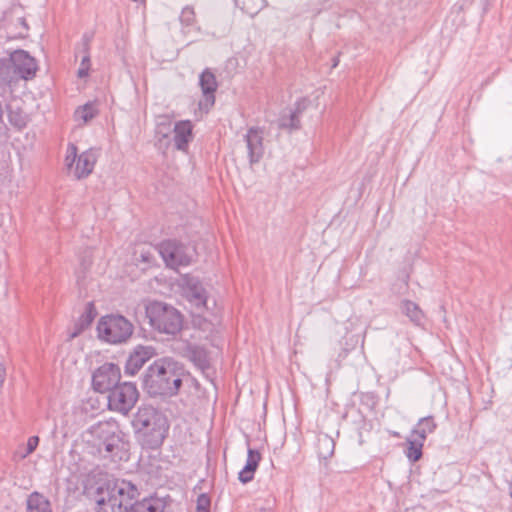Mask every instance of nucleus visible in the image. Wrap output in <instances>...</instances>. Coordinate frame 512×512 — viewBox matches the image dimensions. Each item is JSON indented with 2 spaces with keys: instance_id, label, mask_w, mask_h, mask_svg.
Returning <instances> with one entry per match:
<instances>
[{
  "instance_id": "38",
  "label": "nucleus",
  "mask_w": 512,
  "mask_h": 512,
  "mask_svg": "<svg viewBox=\"0 0 512 512\" xmlns=\"http://www.w3.org/2000/svg\"><path fill=\"white\" fill-rule=\"evenodd\" d=\"M337 65H338V59H334L332 67H336Z\"/></svg>"
},
{
  "instance_id": "8",
  "label": "nucleus",
  "mask_w": 512,
  "mask_h": 512,
  "mask_svg": "<svg viewBox=\"0 0 512 512\" xmlns=\"http://www.w3.org/2000/svg\"><path fill=\"white\" fill-rule=\"evenodd\" d=\"M121 372L118 365L104 363L92 375L93 389L100 393L110 392L120 383Z\"/></svg>"
},
{
  "instance_id": "11",
  "label": "nucleus",
  "mask_w": 512,
  "mask_h": 512,
  "mask_svg": "<svg viewBox=\"0 0 512 512\" xmlns=\"http://www.w3.org/2000/svg\"><path fill=\"white\" fill-rule=\"evenodd\" d=\"M155 355V349L151 346H137L130 354L125 372L130 375L136 374L143 365Z\"/></svg>"
},
{
  "instance_id": "12",
  "label": "nucleus",
  "mask_w": 512,
  "mask_h": 512,
  "mask_svg": "<svg viewBox=\"0 0 512 512\" xmlns=\"http://www.w3.org/2000/svg\"><path fill=\"white\" fill-rule=\"evenodd\" d=\"M193 140V125L190 120H181L173 128V143L175 149L188 152L189 144Z\"/></svg>"
},
{
  "instance_id": "15",
  "label": "nucleus",
  "mask_w": 512,
  "mask_h": 512,
  "mask_svg": "<svg viewBox=\"0 0 512 512\" xmlns=\"http://www.w3.org/2000/svg\"><path fill=\"white\" fill-rule=\"evenodd\" d=\"M98 156L99 152L94 148H90L78 155V160L73 170L74 176L79 180L88 177L94 170Z\"/></svg>"
},
{
  "instance_id": "18",
  "label": "nucleus",
  "mask_w": 512,
  "mask_h": 512,
  "mask_svg": "<svg viewBox=\"0 0 512 512\" xmlns=\"http://www.w3.org/2000/svg\"><path fill=\"white\" fill-rule=\"evenodd\" d=\"M186 356L201 371L205 372L210 368L208 353L204 348L200 346L189 345L186 349Z\"/></svg>"
},
{
  "instance_id": "27",
  "label": "nucleus",
  "mask_w": 512,
  "mask_h": 512,
  "mask_svg": "<svg viewBox=\"0 0 512 512\" xmlns=\"http://www.w3.org/2000/svg\"><path fill=\"white\" fill-rule=\"evenodd\" d=\"M98 113L96 106L93 103H87L82 107H79L75 111V119L77 121H82L84 124L88 123L91 119H93Z\"/></svg>"
},
{
  "instance_id": "29",
  "label": "nucleus",
  "mask_w": 512,
  "mask_h": 512,
  "mask_svg": "<svg viewBox=\"0 0 512 512\" xmlns=\"http://www.w3.org/2000/svg\"><path fill=\"white\" fill-rule=\"evenodd\" d=\"M162 127L166 128V132L163 133V138H168L171 127V120L166 115H160L157 117L156 133H162Z\"/></svg>"
},
{
  "instance_id": "26",
  "label": "nucleus",
  "mask_w": 512,
  "mask_h": 512,
  "mask_svg": "<svg viewBox=\"0 0 512 512\" xmlns=\"http://www.w3.org/2000/svg\"><path fill=\"white\" fill-rule=\"evenodd\" d=\"M300 103H297V108L293 111L288 117L282 116L279 121V127L285 129H298L300 127L299 115L302 112V108L300 107Z\"/></svg>"
},
{
  "instance_id": "39",
  "label": "nucleus",
  "mask_w": 512,
  "mask_h": 512,
  "mask_svg": "<svg viewBox=\"0 0 512 512\" xmlns=\"http://www.w3.org/2000/svg\"><path fill=\"white\" fill-rule=\"evenodd\" d=\"M106 448H107L108 451H111V445H107Z\"/></svg>"
},
{
  "instance_id": "3",
  "label": "nucleus",
  "mask_w": 512,
  "mask_h": 512,
  "mask_svg": "<svg viewBox=\"0 0 512 512\" xmlns=\"http://www.w3.org/2000/svg\"><path fill=\"white\" fill-rule=\"evenodd\" d=\"M133 426L137 432L149 437V444L158 446L162 444L168 431L167 418L152 406L140 407L133 419Z\"/></svg>"
},
{
  "instance_id": "14",
  "label": "nucleus",
  "mask_w": 512,
  "mask_h": 512,
  "mask_svg": "<svg viewBox=\"0 0 512 512\" xmlns=\"http://www.w3.org/2000/svg\"><path fill=\"white\" fill-rule=\"evenodd\" d=\"M245 140L250 164L258 163L264 153L262 131L258 128H250L245 135Z\"/></svg>"
},
{
  "instance_id": "4",
  "label": "nucleus",
  "mask_w": 512,
  "mask_h": 512,
  "mask_svg": "<svg viewBox=\"0 0 512 512\" xmlns=\"http://www.w3.org/2000/svg\"><path fill=\"white\" fill-rule=\"evenodd\" d=\"M98 337L111 344L126 342L133 333V325L121 315H107L97 324Z\"/></svg>"
},
{
  "instance_id": "9",
  "label": "nucleus",
  "mask_w": 512,
  "mask_h": 512,
  "mask_svg": "<svg viewBox=\"0 0 512 512\" xmlns=\"http://www.w3.org/2000/svg\"><path fill=\"white\" fill-rule=\"evenodd\" d=\"M12 62L20 80L33 79L38 70L36 60L24 50L12 52Z\"/></svg>"
},
{
  "instance_id": "21",
  "label": "nucleus",
  "mask_w": 512,
  "mask_h": 512,
  "mask_svg": "<svg viewBox=\"0 0 512 512\" xmlns=\"http://www.w3.org/2000/svg\"><path fill=\"white\" fill-rule=\"evenodd\" d=\"M437 425L433 419V417H424L421 418L415 428L412 430L411 435L416 439H421L422 442H425L427 435L432 434Z\"/></svg>"
},
{
  "instance_id": "31",
  "label": "nucleus",
  "mask_w": 512,
  "mask_h": 512,
  "mask_svg": "<svg viewBox=\"0 0 512 512\" xmlns=\"http://www.w3.org/2000/svg\"><path fill=\"white\" fill-rule=\"evenodd\" d=\"M211 500L207 494H200L196 501L197 512H209Z\"/></svg>"
},
{
  "instance_id": "25",
  "label": "nucleus",
  "mask_w": 512,
  "mask_h": 512,
  "mask_svg": "<svg viewBox=\"0 0 512 512\" xmlns=\"http://www.w3.org/2000/svg\"><path fill=\"white\" fill-rule=\"evenodd\" d=\"M407 443H408V448L406 451V456L412 462L418 461L422 456V448H423L424 442H422L421 439H416V438L410 436L407 439Z\"/></svg>"
},
{
  "instance_id": "17",
  "label": "nucleus",
  "mask_w": 512,
  "mask_h": 512,
  "mask_svg": "<svg viewBox=\"0 0 512 512\" xmlns=\"http://www.w3.org/2000/svg\"><path fill=\"white\" fill-rule=\"evenodd\" d=\"M261 460V454L254 449L248 450L247 461L244 468L239 472V480L242 483L250 482Z\"/></svg>"
},
{
  "instance_id": "23",
  "label": "nucleus",
  "mask_w": 512,
  "mask_h": 512,
  "mask_svg": "<svg viewBox=\"0 0 512 512\" xmlns=\"http://www.w3.org/2000/svg\"><path fill=\"white\" fill-rule=\"evenodd\" d=\"M28 512H52L50 502L41 494L33 492L27 500Z\"/></svg>"
},
{
  "instance_id": "36",
  "label": "nucleus",
  "mask_w": 512,
  "mask_h": 512,
  "mask_svg": "<svg viewBox=\"0 0 512 512\" xmlns=\"http://www.w3.org/2000/svg\"><path fill=\"white\" fill-rule=\"evenodd\" d=\"M19 22L21 23V25L27 30L28 29V25L26 23V20L24 18H19Z\"/></svg>"
},
{
  "instance_id": "33",
  "label": "nucleus",
  "mask_w": 512,
  "mask_h": 512,
  "mask_svg": "<svg viewBox=\"0 0 512 512\" xmlns=\"http://www.w3.org/2000/svg\"><path fill=\"white\" fill-rule=\"evenodd\" d=\"M319 444H323L327 447V451L326 452H322L320 450L319 454L320 456L326 458L327 456H330L333 454V449H334V442L331 438H329L328 436H324L323 438H319Z\"/></svg>"
},
{
  "instance_id": "7",
  "label": "nucleus",
  "mask_w": 512,
  "mask_h": 512,
  "mask_svg": "<svg viewBox=\"0 0 512 512\" xmlns=\"http://www.w3.org/2000/svg\"><path fill=\"white\" fill-rule=\"evenodd\" d=\"M159 253L167 267L177 269L191 263L189 248L176 240H166L159 245Z\"/></svg>"
},
{
  "instance_id": "10",
  "label": "nucleus",
  "mask_w": 512,
  "mask_h": 512,
  "mask_svg": "<svg viewBox=\"0 0 512 512\" xmlns=\"http://www.w3.org/2000/svg\"><path fill=\"white\" fill-rule=\"evenodd\" d=\"M183 293L185 297L197 308L206 307L207 292L201 282L192 276L186 275L183 278Z\"/></svg>"
},
{
  "instance_id": "6",
  "label": "nucleus",
  "mask_w": 512,
  "mask_h": 512,
  "mask_svg": "<svg viewBox=\"0 0 512 512\" xmlns=\"http://www.w3.org/2000/svg\"><path fill=\"white\" fill-rule=\"evenodd\" d=\"M138 397L139 393L134 383H119L109 392V409L122 414H127L136 404Z\"/></svg>"
},
{
  "instance_id": "13",
  "label": "nucleus",
  "mask_w": 512,
  "mask_h": 512,
  "mask_svg": "<svg viewBox=\"0 0 512 512\" xmlns=\"http://www.w3.org/2000/svg\"><path fill=\"white\" fill-rule=\"evenodd\" d=\"M199 85L204 97V102H200V107L208 109L215 103V92L218 88L215 74L210 69H205L199 77Z\"/></svg>"
},
{
  "instance_id": "28",
  "label": "nucleus",
  "mask_w": 512,
  "mask_h": 512,
  "mask_svg": "<svg viewBox=\"0 0 512 512\" xmlns=\"http://www.w3.org/2000/svg\"><path fill=\"white\" fill-rule=\"evenodd\" d=\"M180 22L184 26H192L196 22V14L193 9V7L186 6L182 9L181 15H180Z\"/></svg>"
},
{
  "instance_id": "2",
  "label": "nucleus",
  "mask_w": 512,
  "mask_h": 512,
  "mask_svg": "<svg viewBox=\"0 0 512 512\" xmlns=\"http://www.w3.org/2000/svg\"><path fill=\"white\" fill-rule=\"evenodd\" d=\"M145 313L152 328L160 333L176 335L183 327V316L174 306L162 301H150Z\"/></svg>"
},
{
  "instance_id": "37",
  "label": "nucleus",
  "mask_w": 512,
  "mask_h": 512,
  "mask_svg": "<svg viewBox=\"0 0 512 512\" xmlns=\"http://www.w3.org/2000/svg\"><path fill=\"white\" fill-rule=\"evenodd\" d=\"M166 132V128L165 127H162V133H156L157 135H161V137L163 138V133Z\"/></svg>"
},
{
  "instance_id": "22",
  "label": "nucleus",
  "mask_w": 512,
  "mask_h": 512,
  "mask_svg": "<svg viewBox=\"0 0 512 512\" xmlns=\"http://www.w3.org/2000/svg\"><path fill=\"white\" fill-rule=\"evenodd\" d=\"M400 309L412 323L417 326L422 325L424 313L416 303L410 300H403L400 304Z\"/></svg>"
},
{
  "instance_id": "16",
  "label": "nucleus",
  "mask_w": 512,
  "mask_h": 512,
  "mask_svg": "<svg viewBox=\"0 0 512 512\" xmlns=\"http://www.w3.org/2000/svg\"><path fill=\"white\" fill-rule=\"evenodd\" d=\"M167 502L164 498L151 496L126 505L124 512H164Z\"/></svg>"
},
{
  "instance_id": "35",
  "label": "nucleus",
  "mask_w": 512,
  "mask_h": 512,
  "mask_svg": "<svg viewBox=\"0 0 512 512\" xmlns=\"http://www.w3.org/2000/svg\"><path fill=\"white\" fill-rule=\"evenodd\" d=\"M89 68H90V57H89V55H86L83 57V59L81 61L80 68L78 69V72H77L78 77L84 78V77L88 76Z\"/></svg>"
},
{
  "instance_id": "24",
  "label": "nucleus",
  "mask_w": 512,
  "mask_h": 512,
  "mask_svg": "<svg viewBox=\"0 0 512 512\" xmlns=\"http://www.w3.org/2000/svg\"><path fill=\"white\" fill-rule=\"evenodd\" d=\"M95 512H124L121 509H118V506L115 503V499H110L109 501L106 495H102L100 493V489L97 487L95 491Z\"/></svg>"
},
{
  "instance_id": "32",
  "label": "nucleus",
  "mask_w": 512,
  "mask_h": 512,
  "mask_svg": "<svg viewBox=\"0 0 512 512\" xmlns=\"http://www.w3.org/2000/svg\"><path fill=\"white\" fill-rule=\"evenodd\" d=\"M39 444V437L38 436H31L26 445V451L20 455L21 459L26 458L28 455L33 453L35 449L37 448Z\"/></svg>"
},
{
  "instance_id": "34",
  "label": "nucleus",
  "mask_w": 512,
  "mask_h": 512,
  "mask_svg": "<svg viewBox=\"0 0 512 512\" xmlns=\"http://www.w3.org/2000/svg\"><path fill=\"white\" fill-rule=\"evenodd\" d=\"M8 116H9L10 122L18 128H22L26 125V117L25 116L15 113L12 110L9 111Z\"/></svg>"
},
{
  "instance_id": "19",
  "label": "nucleus",
  "mask_w": 512,
  "mask_h": 512,
  "mask_svg": "<svg viewBox=\"0 0 512 512\" xmlns=\"http://www.w3.org/2000/svg\"><path fill=\"white\" fill-rule=\"evenodd\" d=\"M19 80L12 62V53L9 58L0 59V85H10L17 83Z\"/></svg>"
},
{
  "instance_id": "1",
  "label": "nucleus",
  "mask_w": 512,
  "mask_h": 512,
  "mask_svg": "<svg viewBox=\"0 0 512 512\" xmlns=\"http://www.w3.org/2000/svg\"><path fill=\"white\" fill-rule=\"evenodd\" d=\"M182 369L168 358L156 360L149 366L144 386L153 396L176 395L182 385Z\"/></svg>"
},
{
  "instance_id": "30",
  "label": "nucleus",
  "mask_w": 512,
  "mask_h": 512,
  "mask_svg": "<svg viewBox=\"0 0 512 512\" xmlns=\"http://www.w3.org/2000/svg\"><path fill=\"white\" fill-rule=\"evenodd\" d=\"M78 160L77 147L75 144L70 143L67 148V155L65 158V164L69 170L72 169L75 162Z\"/></svg>"
},
{
  "instance_id": "5",
  "label": "nucleus",
  "mask_w": 512,
  "mask_h": 512,
  "mask_svg": "<svg viewBox=\"0 0 512 512\" xmlns=\"http://www.w3.org/2000/svg\"><path fill=\"white\" fill-rule=\"evenodd\" d=\"M102 495H106L107 499H115L118 509L124 510L126 505L136 500L139 496L138 487L125 479L108 480L98 487Z\"/></svg>"
},
{
  "instance_id": "20",
  "label": "nucleus",
  "mask_w": 512,
  "mask_h": 512,
  "mask_svg": "<svg viewBox=\"0 0 512 512\" xmlns=\"http://www.w3.org/2000/svg\"><path fill=\"white\" fill-rule=\"evenodd\" d=\"M96 312L92 303H88L85 312L79 317L74 325V330L70 334V338H75L87 329L93 322Z\"/></svg>"
}]
</instances>
